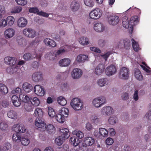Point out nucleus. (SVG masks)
I'll return each instance as SVG.
<instances>
[{"mask_svg":"<svg viewBox=\"0 0 151 151\" xmlns=\"http://www.w3.org/2000/svg\"><path fill=\"white\" fill-rule=\"evenodd\" d=\"M99 133L103 137H106L108 136V132L107 130L103 128H100L99 129Z\"/></svg>","mask_w":151,"mask_h":151,"instance_id":"obj_52","label":"nucleus"},{"mask_svg":"<svg viewBox=\"0 0 151 151\" xmlns=\"http://www.w3.org/2000/svg\"><path fill=\"white\" fill-rule=\"evenodd\" d=\"M7 116L9 118L14 119H17L18 116L16 112L13 110H11L8 111Z\"/></svg>","mask_w":151,"mask_h":151,"instance_id":"obj_43","label":"nucleus"},{"mask_svg":"<svg viewBox=\"0 0 151 151\" xmlns=\"http://www.w3.org/2000/svg\"><path fill=\"white\" fill-rule=\"evenodd\" d=\"M32 79L33 81L37 82L42 79V75L41 72H37L34 73L32 75Z\"/></svg>","mask_w":151,"mask_h":151,"instance_id":"obj_27","label":"nucleus"},{"mask_svg":"<svg viewBox=\"0 0 151 151\" xmlns=\"http://www.w3.org/2000/svg\"><path fill=\"white\" fill-rule=\"evenodd\" d=\"M78 41L82 45H86L89 44V40L86 37H82L79 38Z\"/></svg>","mask_w":151,"mask_h":151,"instance_id":"obj_37","label":"nucleus"},{"mask_svg":"<svg viewBox=\"0 0 151 151\" xmlns=\"http://www.w3.org/2000/svg\"><path fill=\"white\" fill-rule=\"evenodd\" d=\"M80 4L79 2L76 0L73 1L70 5V9L73 12H76L79 9Z\"/></svg>","mask_w":151,"mask_h":151,"instance_id":"obj_29","label":"nucleus"},{"mask_svg":"<svg viewBox=\"0 0 151 151\" xmlns=\"http://www.w3.org/2000/svg\"><path fill=\"white\" fill-rule=\"evenodd\" d=\"M48 112L49 116L51 117H54L55 113L53 109L51 107H48Z\"/></svg>","mask_w":151,"mask_h":151,"instance_id":"obj_62","label":"nucleus"},{"mask_svg":"<svg viewBox=\"0 0 151 151\" xmlns=\"http://www.w3.org/2000/svg\"><path fill=\"white\" fill-rule=\"evenodd\" d=\"M122 24L123 26L126 28H128L129 32L130 24L128 18L126 16H124L122 18Z\"/></svg>","mask_w":151,"mask_h":151,"instance_id":"obj_35","label":"nucleus"},{"mask_svg":"<svg viewBox=\"0 0 151 151\" xmlns=\"http://www.w3.org/2000/svg\"><path fill=\"white\" fill-rule=\"evenodd\" d=\"M83 74V72L81 69L78 68H75L72 71L71 75L73 79H78L80 78Z\"/></svg>","mask_w":151,"mask_h":151,"instance_id":"obj_18","label":"nucleus"},{"mask_svg":"<svg viewBox=\"0 0 151 151\" xmlns=\"http://www.w3.org/2000/svg\"><path fill=\"white\" fill-rule=\"evenodd\" d=\"M118 119L115 115H111L109 116L108 119L109 124L111 125H114L118 122Z\"/></svg>","mask_w":151,"mask_h":151,"instance_id":"obj_30","label":"nucleus"},{"mask_svg":"<svg viewBox=\"0 0 151 151\" xmlns=\"http://www.w3.org/2000/svg\"><path fill=\"white\" fill-rule=\"evenodd\" d=\"M27 23L28 22L27 19L23 17L19 18L17 22V26L20 28L25 27L27 25Z\"/></svg>","mask_w":151,"mask_h":151,"instance_id":"obj_23","label":"nucleus"},{"mask_svg":"<svg viewBox=\"0 0 151 151\" xmlns=\"http://www.w3.org/2000/svg\"><path fill=\"white\" fill-rule=\"evenodd\" d=\"M97 84L98 86L102 87L108 84L107 80L105 78H101L98 80Z\"/></svg>","mask_w":151,"mask_h":151,"instance_id":"obj_38","label":"nucleus"},{"mask_svg":"<svg viewBox=\"0 0 151 151\" xmlns=\"http://www.w3.org/2000/svg\"><path fill=\"white\" fill-rule=\"evenodd\" d=\"M59 133L60 136L65 139L68 138L70 135L69 129L65 128L63 127L60 128Z\"/></svg>","mask_w":151,"mask_h":151,"instance_id":"obj_20","label":"nucleus"},{"mask_svg":"<svg viewBox=\"0 0 151 151\" xmlns=\"http://www.w3.org/2000/svg\"><path fill=\"white\" fill-rule=\"evenodd\" d=\"M106 98L103 96L97 97L92 101V105L95 108H99L106 103Z\"/></svg>","mask_w":151,"mask_h":151,"instance_id":"obj_2","label":"nucleus"},{"mask_svg":"<svg viewBox=\"0 0 151 151\" xmlns=\"http://www.w3.org/2000/svg\"><path fill=\"white\" fill-rule=\"evenodd\" d=\"M45 58L51 60H57L58 58L55 51H52L50 52L47 53L45 55Z\"/></svg>","mask_w":151,"mask_h":151,"instance_id":"obj_25","label":"nucleus"},{"mask_svg":"<svg viewBox=\"0 0 151 151\" xmlns=\"http://www.w3.org/2000/svg\"><path fill=\"white\" fill-rule=\"evenodd\" d=\"M59 112L64 117H66L68 115L69 110L67 108L63 107L59 110Z\"/></svg>","mask_w":151,"mask_h":151,"instance_id":"obj_45","label":"nucleus"},{"mask_svg":"<svg viewBox=\"0 0 151 151\" xmlns=\"http://www.w3.org/2000/svg\"><path fill=\"white\" fill-rule=\"evenodd\" d=\"M34 93L37 96H43L45 94V91L43 87L40 85H37L35 86L33 88Z\"/></svg>","mask_w":151,"mask_h":151,"instance_id":"obj_9","label":"nucleus"},{"mask_svg":"<svg viewBox=\"0 0 151 151\" xmlns=\"http://www.w3.org/2000/svg\"><path fill=\"white\" fill-rule=\"evenodd\" d=\"M119 21V18L118 16L113 15L108 17V22L110 25H116L118 24Z\"/></svg>","mask_w":151,"mask_h":151,"instance_id":"obj_12","label":"nucleus"},{"mask_svg":"<svg viewBox=\"0 0 151 151\" xmlns=\"http://www.w3.org/2000/svg\"><path fill=\"white\" fill-rule=\"evenodd\" d=\"M71 50V46L65 45L61 47L58 50L55 51L57 55L59 57V56L70 51Z\"/></svg>","mask_w":151,"mask_h":151,"instance_id":"obj_17","label":"nucleus"},{"mask_svg":"<svg viewBox=\"0 0 151 151\" xmlns=\"http://www.w3.org/2000/svg\"><path fill=\"white\" fill-rule=\"evenodd\" d=\"M8 92L7 87L4 84L0 83V93L3 94H6Z\"/></svg>","mask_w":151,"mask_h":151,"instance_id":"obj_51","label":"nucleus"},{"mask_svg":"<svg viewBox=\"0 0 151 151\" xmlns=\"http://www.w3.org/2000/svg\"><path fill=\"white\" fill-rule=\"evenodd\" d=\"M21 135L18 132L14 134L13 135L12 139L14 142H19L21 141Z\"/></svg>","mask_w":151,"mask_h":151,"instance_id":"obj_49","label":"nucleus"},{"mask_svg":"<svg viewBox=\"0 0 151 151\" xmlns=\"http://www.w3.org/2000/svg\"><path fill=\"white\" fill-rule=\"evenodd\" d=\"M132 45L133 48L135 51H137L139 50V47L137 43L133 39H132Z\"/></svg>","mask_w":151,"mask_h":151,"instance_id":"obj_55","label":"nucleus"},{"mask_svg":"<svg viewBox=\"0 0 151 151\" xmlns=\"http://www.w3.org/2000/svg\"><path fill=\"white\" fill-rule=\"evenodd\" d=\"M46 131L49 133L51 134L55 133V128L52 124H49L45 126Z\"/></svg>","mask_w":151,"mask_h":151,"instance_id":"obj_50","label":"nucleus"},{"mask_svg":"<svg viewBox=\"0 0 151 151\" xmlns=\"http://www.w3.org/2000/svg\"><path fill=\"white\" fill-rule=\"evenodd\" d=\"M93 27L94 30L97 32H102L105 30V25L101 22H96L93 23Z\"/></svg>","mask_w":151,"mask_h":151,"instance_id":"obj_6","label":"nucleus"},{"mask_svg":"<svg viewBox=\"0 0 151 151\" xmlns=\"http://www.w3.org/2000/svg\"><path fill=\"white\" fill-rule=\"evenodd\" d=\"M8 125L6 123L4 122L0 123V129L2 131H6L8 129Z\"/></svg>","mask_w":151,"mask_h":151,"instance_id":"obj_58","label":"nucleus"},{"mask_svg":"<svg viewBox=\"0 0 151 151\" xmlns=\"http://www.w3.org/2000/svg\"><path fill=\"white\" fill-rule=\"evenodd\" d=\"M24 107L25 110L27 111H30L32 109V106L29 102L24 103Z\"/></svg>","mask_w":151,"mask_h":151,"instance_id":"obj_56","label":"nucleus"},{"mask_svg":"<svg viewBox=\"0 0 151 151\" xmlns=\"http://www.w3.org/2000/svg\"><path fill=\"white\" fill-rule=\"evenodd\" d=\"M69 142L72 145L75 147L78 146L80 143L81 144L78 139L75 136H73L70 138Z\"/></svg>","mask_w":151,"mask_h":151,"instance_id":"obj_33","label":"nucleus"},{"mask_svg":"<svg viewBox=\"0 0 151 151\" xmlns=\"http://www.w3.org/2000/svg\"><path fill=\"white\" fill-rule=\"evenodd\" d=\"M117 70V68L115 65H111L106 68L105 73L107 76H111L116 73Z\"/></svg>","mask_w":151,"mask_h":151,"instance_id":"obj_8","label":"nucleus"},{"mask_svg":"<svg viewBox=\"0 0 151 151\" xmlns=\"http://www.w3.org/2000/svg\"><path fill=\"white\" fill-rule=\"evenodd\" d=\"M16 34L15 29L12 27L8 28L5 30L4 35L6 39H10L14 37Z\"/></svg>","mask_w":151,"mask_h":151,"instance_id":"obj_7","label":"nucleus"},{"mask_svg":"<svg viewBox=\"0 0 151 151\" xmlns=\"http://www.w3.org/2000/svg\"><path fill=\"white\" fill-rule=\"evenodd\" d=\"M5 19L7 26H13L15 21V18L13 16H8L5 18Z\"/></svg>","mask_w":151,"mask_h":151,"instance_id":"obj_32","label":"nucleus"},{"mask_svg":"<svg viewBox=\"0 0 151 151\" xmlns=\"http://www.w3.org/2000/svg\"><path fill=\"white\" fill-rule=\"evenodd\" d=\"M55 118L56 121L60 123H63L65 121V117L60 113L57 114Z\"/></svg>","mask_w":151,"mask_h":151,"instance_id":"obj_47","label":"nucleus"},{"mask_svg":"<svg viewBox=\"0 0 151 151\" xmlns=\"http://www.w3.org/2000/svg\"><path fill=\"white\" fill-rule=\"evenodd\" d=\"M20 141L24 146H27L30 143L29 139L27 136H22Z\"/></svg>","mask_w":151,"mask_h":151,"instance_id":"obj_44","label":"nucleus"},{"mask_svg":"<svg viewBox=\"0 0 151 151\" xmlns=\"http://www.w3.org/2000/svg\"><path fill=\"white\" fill-rule=\"evenodd\" d=\"M89 60V57L87 55L80 54L78 55L76 58L75 61L78 64L82 63Z\"/></svg>","mask_w":151,"mask_h":151,"instance_id":"obj_16","label":"nucleus"},{"mask_svg":"<svg viewBox=\"0 0 151 151\" xmlns=\"http://www.w3.org/2000/svg\"><path fill=\"white\" fill-rule=\"evenodd\" d=\"M12 129L15 132L22 133L26 132L27 128L23 124L19 123L14 124L12 127Z\"/></svg>","mask_w":151,"mask_h":151,"instance_id":"obj_10","label":"nucleus"},{"mask_svg":"<svg viewBox=\"0 0 151 151\" xmlns=\"http://www.w3.org/2000/svg\"><path fill=\"white\" fill-rule=\"evenodd\" d=\"M134 76L136 79L139 81L143 80V78L139 70L136 69L134 70Z\"/></svg>","mask_w":151,"mask_h":151,"instance_id":"obj_36","label":"nucleus"},{"mask_svg":"<svg viewBox=\"0 0 151 151\" xmlns=\"http://www.w3.org/2000/svg\"><path fill=\"white\" fill-rule=\"evenodd\" d=\"M34 115L37 118H42L43 115V112L41 108L38 107L35 109Z\"/></svg>","mask_w":151,"mask_h":151,"instance_id":"obj_34","label":"nucleus"},{"mask_svg":"<svg viewBox=\"0 0 151 151\" xmlns=\"http://www.w3.org/2000/svg\"><path fill=\"white\" fill-rule=\"evenodd\" d=\"M72 134L73 135H75L76 136V138L78 139H81L84 136V133L79 130H76L73 131L72 132Z\"/></svg>","mask_w":151,"mask_h":151,"instance_id":"obj_39","label":"nucleus"},{"mask_svg":"<svg viewBox=\"0 0 151 151\" xmlns=\"http://www.w3.org/2000/svg\"><path fill=\"white\" fill-rule=\"evenodd\" d=\"M15 1L18 5L22 6L26 5L28 2L27 0H15Z\"/></svg>","mask_w":151,"mask_h":151,"instance_id":"obj_60","label":"nucleus"},{"mask_svg":"<svg viewBox=\"0 0 151 151\" xmlns=\"http://www.w3.org/2000/svg\"><path fill=\"white\" fill-rule=\"evenodd\" d=\"M124 47L125 49H129L131 46L130 41L127 39H124L123 40Z\"/></svg>","mask_w":151,"mask_h":151,"instance_id":"obj_54","label":"nucleus"},{"mask_svg":"<svg viewBox=\"0 0 151 151\" xmlns=\"http://www.w3.org/2000/svg\"><path fill=\"white\" fill-rule=\"evenodd\" d=\"M11 101L13 105L16 107H19L21 104L19 97L16 95H13L12 97Z\"/></svg>","mask_w":151,"mask_h":151,"instance_id":"obj_28","label":"nucleus"},{"mask_svg":"<svg viewBox=\"0 0 151 151\" xmlns=\"http://www.w3.org/2000/svg\"><path fill=\"white\" fill-rule=\"evenodd\" d=\"M148 131L150 135L147 134L145 135L144 137V139L147 141L151 139V125L149 127Z\"/></svg>","mask_w":151,"mask_h":151,"instance_id":"obj_59","label":"nucleus"},{"mask_svg":"<svg viewBox=\"0 0 151 151\" xmlns=\"http://www.w3.org/2000/svg\"><path fill=\"white\" fill-rule=\"evenodd\" d=\"M19 70V69L17 66H16L14 67H9L7 68V71L10 74L18 73Z\"/></svg>","mask_w":151,"mask_h":151,"instance_id":"obj_41","label":"nucleus"},{"mask_svg":"<svg viewBox=\"0 0 151 151\" xmlns=\"http://www.w3.org/2000/svg\"><path fill=\"white\" fill-rule=\"evenodd\" d=\"M22 33L25 37L29 38H33L37 35L35 30L31 28L24 29L22 31Z\"/></svg>","mask_w":151,"mask_h":151,"instance_id":"obj_3","label":"nucleus"},{"mask_svg":"<svg viewBox=\"0 0 151 151\" xmlns=\"http://www.w3.org/2000/svg\"><path fill=\"white\" fill-rule=\"evenodd\" d=\"M84 3L87 6L92 7L94 6V2L93 0H84Z\"/></svg>","mask_w":151,"mask_h":151,"instance_id":"obj_57","label":"nucleus"},{"mask_svg":"<svg viewBox=\"0 0 151 151\" xmlns=\"http://www.w3.org/2000/svg\"><path fill=\"white\" fill-rule=\"evenodd\" d=\"M112 53V52L111 51H109L107 52L104 54H101V56L106 61H107L108 58L109 57L110 55Z\"/></svg>","mask_w":151,"mask_h":151,"instance_id":"obj_63","label":"nucleus"},{"mask_svg":"<svg viewBox=\"0 0 151 151\" xmlns=\"http://www.w3.org/2000/svg\"><path fill=\"white\" fill-rule=\"evenodd\" d=\"M71 60L69 58H64L60 60L58 62L59 65L61 67H66L70 65Z\"/></svg>","mask_w":151,"mask_h":151,"instance_id":"obj_26","label":"nucleus"},{"mask_svg":"<svg viewBox=\"0 0 151 151\" xmlns=\"http://www.w3.org/2000/svg\"><path fill=\"white\" fill-rule=\"evenodd\" d=\"M83 142L80 144L79 147H81V146L86 147L87 146H91L95 142L94 139L91 137H85L83 139Z\"/></svg>","mask_w":151,"mask_h":151,"instance_id":"obj_5","label":"nucleus"},{"mask_svg":"<svg viewBox=\"0 0 151 151\" xmlns=\"http://www.w3.org/2000/svg\"><path fill=\"white\" fill-rule=\"evenodd\" d=\"M22 88L23 90L27 93L30 92L33 89L32 85L27 82H25L23 83L22 85Z\"/></svg>","mask_w":151,"mask_h":151,"instance_id":"obj_31","label":"nucleus"},{"mask_svg":"<svg viewBox=\"0 0 151 151\" xmlns=\"http://www.w3.org/2000/svg\"><path fill=\"white\" fill-rule=\"evenodd\" d=\"M22 10L21 6H16L11 9L10 12L12 14L19 13L22 11Z\"/></svg>","mask_w":151,"mask_h":151,"instance_id":"obj_42","label":"nucleus"},{"mask_svg":"<svg viewBox=\"0 0 151 151\" xmlns=\"http://www.w3.org/2000/svg\"><path fill=\"white\" fill-rule=\"evenodd\" d=\"M35 126L38 128H43L46 126V124L45 120L41 118H37L35 122Z\"/></svg>","mask_w":151,"mask_h":151,"instance_id":"obj_24","label":"nucleus"},{"mask_svg":"<svg viewBox=\"0 0 151 151\" xmlns=\"http://www.w3.org/2000/svg\"><path fill=\"white\" fill-rule=\"evenodd\" d=\"M101 112L103 115H109L114 113V110L111 106H107L102 108L101 109Z\"/></svg>","mask_w":151,"mask_h":151,"instance_id":"obj_15","label":"nucleus"},{"mask_svg":"<svg viewBox=\"0 0 151 151\" xmlns=\"http://www.w3.org/2000/svg\"><path fill=\"white\" fill-rule=\"evenodd\" d=\"M4 63L11 66L15 65L17 63V59L15 57L7 56L4 60Z\"/></svg>","mask_w":151,"mask_h":151,"instance_id":"obj_13","label":"nucleus"},{"mask_svg":"<svg viewBox=\"0 0 151 151\" xmlns=\"http://www.w3.org/2000/svg\"><path fill=\"white\" fill-rule=\"evenodd\" d=\"M31 104L34 106H37L40 104L39 99L37 97L32 98L30 100Z\"/></svg>","mask_w":151,"mask_h":151,"instance_id":"obj_40","label":"nucleus"},{"mask_svg":"<svg viewBox=\"0 0 151 151\" xmlns=\"http://www.w3.org/2000/svg\"><path fill=\"white\" fill-rule=\"evenodd\" d=\"M139 20L137 16L132 17L130 20V27L129 33H132L133 30V27L138 24Z\"/></svg>","mask_w":151,"mask_h":151,"instance_id":"obj_22","label":"nucleus"},{"mask_svg":"<svg viewBox=\"0 0 151 151\" xmlns=\"http://www.w3.org/2000/svg\"><path fill=\"white\" fill-rule=\"evenodd\" d=\"M70 105L74 110L78 111L82 109L83 104L81 99L76 98L72 99L70 102Z\"/></svg>","mask_w":151,"mask_h":151,"instance_id":"obj_1","label":"nucleus"},{"mask_svg":"<svg viewBox=\"0 0 151 151\" xmlns=\"http://www.w3.org/2000/svg\"><path fill=\"white\" fill-rule=\"evenodd\" d=\"M29 12L31 13H36L38 15L45 17H47L49 15L47 12L42 11H40L36 7L30 8L29 9Z\"/></svg>","mask_w":151,"mask_h":151,"instance_id":"obj_14","label":"nucleus"},{"mask_svg":"<svg viewBox=\"0 0 151 151\" xmlns=\"http://www.w3.org/2000/svg\"><path fill=\"white\" fill-rule=\"evenodd\" d=\"M65 139H64L63 137L60 136L55 139V143L57 145L60 146L63 144Z\"/></svg>","mask_w":151,"mask_h":151,"instance_id":"obj_53","label":"nucleus"},{"mask_svg":"<svg viewBox=\"0 0 151 151\" xmlns=\"http://www.w3.org/2000/svg\"><path fill=\"white\" fill-rule=\"evenodd\" d=\"M57 100L58 103L62 106H65L67 103V100L63 96H60L58 97Z\"/></svg>","mask_w":151,"mask_h":151,"instance_id":"obj_48","label":"nucleus"},{"mask_svg":"<svg viewBox=\"0 0 151 151\" xmlns=\"http://www.w3.org/2000/svg\"><path fill=\"white\" fill-rule=\"evenodd\" d=\"M19 98L21 101L24 103L27 102H29L30 99L29 97L27 95L23 94H22L19 95Z\"/></svg>","mask_w":151,"mask_h":151,"instance_id":"obj_46","label":"nucleus"},{"mask_svg":"<svg viewBox=\"0 0 151 151\" xmlns=\"http://www.w3.org/2000/svg\"><path fill=\"white\" fill-rule=\"evenodd\" d=\"M6 13V10L4 6L0 5V18H1Z\"/></svg>","mask_w":151,"mask_h":151,"instance_id":"obj_64","label":"nucleus"},{"mask_svg":"<svg viewBox=\"0 0 151 151\" xmlns=\"http://www.w3.org/2000/svg\"><path fill=\"white\" fill-rule=\"evenodd\" d=\"M7 26L5 18L0 19V28H3Z\"/></svg>","mask_w":151,"mask_h":151,"instance_id":"obj_61","label":"nucleus"},{"mask_svg":"<svg viewBox=\"0 0 151 151\" xmlns=\"http://www.w3.org/2000/svg\"><path fill=\"white\" fill-rule=\"evenodd\" d=\"M42 55V54H40L38 55L36 52L33 54L32 55L29 53H26L23 55V58L26 60L27 61L37 57H38L39 59H40Z\"/></svg>","mask_w":151,"mask_h":151,"instance_id":"obj_19","label":"nucleus"},{"mask_svg":"<svg viewBox=\"0 0 151 151\" xmlns=\"http://www.w3.org/2000/svg\"><path fill=\"white\" fill-rule=\"evenodd\" d=\"M102 11L99 8H96L91 11L89 14L90 18L93 19H97L100 18L102 15Z\"/></svg>","mask_w":151,"mask_h":151,"instance_id":"obj_4","label":"nucleus"},{"mask_svg":"<svg viewBox=\"0 0 151 151\" xmlns=\"http://www.w3.org/2000/svg\"><path fill=\"white\" fill-rule=\"evenodd\" d=\"M119 78L122 79L126 80L128 78L129 76V70L125 67H123L120 69L119 73Z\"/></svg>","mask_w":151,"mask_h":151,"instance_id":"obj_11","label":"nucleus"},{"mask_svg":"<svg viewBox=\"0 0 151 151\" xmlns=\"http://www.w3.org/2000/svg\"><path fill=\"white\" fill-rule=\"evenodd\" d=\"M105 70V66L102 64H99L95 68L94 71V73L97 76H99L101 75L104 72Z\"/></svg>","mask_w":151,"mask_h":151,"instance_id":"obj_21","label":"nucleus"}]
</instances>
